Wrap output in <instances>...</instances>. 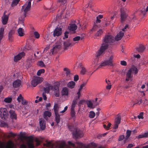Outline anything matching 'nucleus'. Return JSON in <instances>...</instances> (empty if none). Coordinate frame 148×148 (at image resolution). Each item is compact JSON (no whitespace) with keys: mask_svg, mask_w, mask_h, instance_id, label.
<instances>
[{"mask_svg":"<svg viewBox=\"0 0 148 148\" xmlns=\"http://www.w3.org/2000/svg\"><path fill=\"white\" fill-rule=\"evenodd\" d=\"M114 41V37L111 35H106L102 40V43L97 53L96 56H100L110 45H111Z\"/></svg>","mask_w":148,"mask_h":148,"instance_id":"f257e3e1","label":"nucleus"},{"mask_svg":"<svg viewBox=\"0 0 148 148\" xmlns=\"http://www.w3.org/2000/svg\"><path fill=\"white\" fill-rule=\"evenodd\" d=\"M31 0H28L25 4L22 6L21 10L24 12L23 18L26 16V14L28 11H29L31 7Z\"/></svg>","mask_w":148,"mask_h":148,"instance_id":"f03ea898","label":"nucleus"},{"mask_svg":"<svg viewBox=\"0 0 148 148\" xmlns=\"http://www.w3.org/2000/svg\"><path fill=\"white\" fill-rule=\"evenodd\" d=\"M114 58V56L111 55L110 56L109 59L104 61L100 65V66H113V60Z\"/></svg>","mask_w":148,"mask_h":148,"instance_id":"7ed1b4c3","label":"nucleus"},{"mask_svg":"<svg viewBox=\"0 0 148 148\" xmlns=\"http://www.w3.org/2000/svg\"><path fill=\"white\" fill-rule=\"evenodd\" d=\"M8 112L6 108H0V117L3 120H6L8 117Z\"/></svg>","mask_w":148,"mask_h":148,"instance_id":"20e7f679","label":"nucleus"},{"mask_svg":"<svg viewBox=\"0 0 148 148\" xmlns=\"http://www.w3.org/2000/svg\"><path fill=\"white\" fill-rule=\"evenodd\" d=\"M73 137L75 138H78L82 137L84 136L83 132L79 129L76 128L75 131L73 132Z\"/></svg>","mask_w":148,"mask_h":148,"instance_id":"39448f33","label":"nucleus"},{"mask_svg":"<svg viewBox=\"0 0 148 148\" xmlns=\"http://www.w3.org/2000/svg\"><path fill=\"white\" fill-rule=\"evenodd\" d=\"M43 80L42 78L38 77H35L31 82V84L33 87H35L38 84L41 83Z\"/></svg>","mask_w":148,"mask_h":148,"instance_id":"423d86ee","label":"nucleus"},{"mask_svg":"<svg viewBox=\"0 0 148 148\" xmlns=\"http://www.w3.org/2000/svg\"><path fill=\"white\" fill-rule=\"evenodd\" d=\"M14 146V144L11 141H8L6 145L0 141V148H13Z\"/></svg>","mask_w":148,"mask_h":148,"instance_id":"0eeeda50","label":"nucleus"},{"mask_svg":"<svg viewBox=\"0 0 148 148\" xmlns=\"http://www.w3.org/2000/svg\"><path fill=\"white\" fill-rule=\"evenodd\" d=\"M27 145L29 148H34V146L33 144V137L30 136L27 137Z\"/></svg>","mask_w":148,"mask_h":148,"instance_id":"6e6552de","label":"nucleus"},{"mask_svg":"<svg viewBox=\"0 0 148 148\" xmlns=\"http://www.w3.org/2000/svg\"><path fill=\"white\" fill-rule=\"evenodd\" d=\"M62 33V29L60 27H57L56 28L53 33V36H58L60 35Z\"/></svg>","mask_w":148,"mask_h":148,"instance_id":"1a4fd4ad","label":"nucleus"},{"mask_svg":"<svg viewBox=\"0 0 148 148\" xmlns=\"http://www.w3.org/2000/svg\"><path fill=\"white\" fill-rule=\"evenodd\" d=\"M46 121L45 120L42 119H39V124L40 126V129L42 130H43L46 128Z\"/></svg>","mask_w":148,"mask_h":148,"instance_id":"9d476101","label":"nucleus"},{"mask_svg":"<svg viewBox=\"0 0 148 148\" xmlns=\"http://www.w3.org/2000/svg\"><path fill=\"white\" fill-rule=\"evenodd\" d=\"M2 24L6 25L8 21V16L5 14V13L4 12L3 16L2 17Z\"/></svg>","mask_w":148,"mask_h":148,"instance_id":"9b49d317","label":"nucleus"},{"mask_svg":"<svg viewBox=\"0 0 148 148\" xmlns=\"http://www.w3.org/2000/svg\"><path fill=\"white\" fill-rule=\"evenodd\" d=\"M46 86H47V87H44L43 90L45 91V93H48L49 92L50 89L51 90H53V86L49 84H46Z\"/></svg>","mask_w":148,"mask_h":148,"instance_id":"f8f14e48","label":"nucleus"},{"mask_svg":"<svg viewBox=\"0 0 148 148\" xmlns=\"http://www.w3.org/2000/svg\"><path fill=\"white\" fill-rule=\"evenodd\" d=\"M25 53L24 52H22L14 56V60L15 62H17L20 60L21 58L24 56Z\"/></svg>","mask_w":148,"mask_h":148,"instance_id":"ddd939ff","label":"nucleus"},{"mask_svg":"<svg viewBox=\"0 0 148 148\" xmlns=\"http://www.w3.org/2000/svg\"><path fill=\"white\" fill-rule=\"evenodd\" d=\"M130 71V70H129L126 74L125 80L127 81H132V80L133 76L132 75V73Z\"/></svg>","mask_w":148,"mask_h":148,"instance_id":"4468645a","label":"nucleus"},{"mask_svg":"<svg viewBox=\"0 0 148 148\" xmlns=\"http://www.w3.org/2000/svg\"><path fill=\"white\" fill-rule=\"evenodd\" d=\"M121 21L123 23L124 21H125L126 18L127 17V15L124 10H121Z\"/></svg>","mask_w":148,"mask_h":148,"instance_id":"2eb2a0df","label":"nucleus"},{"mask_svg":"<svg viewBox=\"0 0 148 148\" xmlns=\"http://www.w3.org/2000/svg\"><path fill=\"white\" fill-rule=\"evenodd\" d=\"M10 117L12 119H17V115L15 111L13 110H10L9 111Z\"/></svg>","mask_w":148,"mask_h":148,"instance_id":"dca6fc26","label":"nucleus"},{"mask_svg":"<svg viewBox=\"0 0 148 148\" xmlns=\"http://www.w3.org/2000/svg\"><path fill=\"white\" fill-rule=\"evenodd\" d=\"M73 44L70 40H67L64 42V50H66L68 49V48L70 46H73Z\"/></svg>","mask_w":148,"mask_h":148,"instance_id":"f3484780","label":"nucleus"},{"mask_svg":"<svg viewBox=\"0 0 148 148\" xmlns=\"http://www.w3.org/2000/svg\"><path fill=\"white\" fill-rule=\"evenodd\" d=\"M124 34V32L122 31H120L117 34L115 37V39L116 41L120 40L122 38Z\"/></svg>","mask_w":148,"mask_h":148,"instance_id":"a211bd4d","label":"nucleus"},{"mask_svg":"<svg viewBox=\"0 0 148 148\" xmlns=\"http://www.w3.org/2000/svg\"><path fill=\"white\" fill-rule=\"evenodd\" d=\"M60 108V106L57 103H55L53 109L55 114H59V111Z\"/></svg>","mask_w":148,"mask_h":148,"instance_id":"6ab92c4d","label":"nucleus"},{"mask_svg":"<svg viewBox=\"0 0 148 148\" xmlns=\"http://www.w3.org/2000/svg\"><path fill=\"white\" fill-rule=\"evenodd\" d=\"M21 83V81L19 79H17L14 82L13 86L15 88L18 87L20 86Z\"/></svg>","mask_w":148,"mask_h":148,"instance_id":"aec40b11","label":"nucleus"},{"mask_svg":"<svg viewBox=\"0 0 148 148\" xmlns=\"http://www.w3.org/2000/svg\"><path fill=\"white\" fill-rule=\"evenodd\" d=\"M145 49V48L144 46L142 45H140L138 47L136 48V50L138 52L141 53L143 52Z\"/></svg>","mask_w":148,"mask_h":148,"instance_id":"412c9836","label":"nucleus"},{"mask_svg":"<svg viewBox=\"0 0 148 148\" xmlns=\"http://www.w3.org/2000/svg\"><path fill=\"white\" fill-rule=\"evenodd\" d=\"M129 70H130V71L132 73H134L135 74H137L138 72V70L137 69V68L134 66H132V67Z\"/></svg>","mask_w":148,"mask_h":148,"instance_id":"4be33fe9","label":"nucleus"},{"mask_svg":"<svg viewBox=\"0 0 148 148\" xmlns=\"http://www.w3.org/2000/svg\"><path fill=\"white\" fill-rule=\"evenodd\" d=\"M55 121L57 125H58L60 122V121L61 118L60 116V115L59 114H55Z\"/></svg>","mask_w":148,"mask_h":148,"instance_id":"5701e85b","label":"nucleus"},{"mask_svg":"<svg viewBox=\"0 0 148 148\" xmlns=\"http://www.w3.org/2000/svg\"><path fill=\"white\" fill-rule=\"evenodd\" d=\"M101 22V20L99 18H97L96 23H94V25H93L92 28L91 30V31H92L93 30H95L96 28L97 27H98V25H97V24L98 23H99Z\"/></svg>","mask_w":148,"mask_h":148,"instance_id":"b1692460","label":"nucleus"},{"mask_svg":"<svg viewBox=\"0 0 148 148\" xmlns=\"http://www.w3.org/2000/svg\"><path fill=\"white\" fill-rule=\"evenodd\" d=\"M46 143L43 144L44 146H46L47 147H53V145L51 141H48L47 140L46 141Z\"/></svg>","mask_w":148,"mask_h":148,"instance_id":"393cba45","label":"nucleus"},{"mask_svg":"<svg viewBox=\"0 0 148 148\" xmlns=\"http://www.w3.org/2000/svg\"><path fill=\"white\" fill-rule=\"evenodd\" d=\"M77 26L75 24H72L70 25L68 29L70 31H74L77 29Z\"/></svg>","mask_w":148,"mask_h":148,"instance_id":"a878e982","label":"nucleus"},{"mask_svg":"<svg viewBox=\"0 0 148 148\" xmlns=\"http://www.w3.org/2000/svg\"><path fill=\"white\" fill-rule=\"evenodd\" d=\"M86 104L88 107L90 108H94L96 106V105H93V103L90 101H88Z\"/></svg>","mask_w":148,"mask_h":148,"instance_id":"bb28decb","label":"nucleus"},{"mask_svg":"<svg viewBox=\"0 0 148 148\" xmlns=\"http://www.w3.org/2000/svg\"><path fill=\"white\" fill-rule=\"evenodd\" d=\"M75 83L73 81L69 82L67 84V86L70 88H73L74 87Z\"/></svg>","mask_w":148,"mask_h":148,"instance_id":"cd10ccee","label":"nucleus"},{"mask_svg":"<svg viewBox=\"0 0 148 148\" xmlns=\"http://www.w3.org/2000/svg\"><path fill=\"white\" fill-rule=\"evenodd\" d=\"M77 101L76 99H74L72 102L71 106V109H75L76 105L77 104Z\"/></svg>","mask_w":148,"mask_h":148,"instance_id":"c85d7f7f","label":"nucleus"},{"mask_svg":"<svg viewBox=\"0 0 148 148\" xmlns=\"http://www.w3.org/2000/svg\"><path fill=\"white\" fill-rule=\"evenodd\" d=\"M4 29L3 27H1L0 29V43L1 41V40L3 38L4 32Z\"/></svg>","mask_w":148,"mask_h":148,"instance_id":"c756f323","label":"nucleus"},{"mask_svg":"<svg viewBox=\"0 0 148 148\" xmlns=\"http://www.w3.org/2000/svg\"><path fill=\"white\" fill-rule=\"evenodd\" d=\"M17 31L19 36H23L24 34L23 32V30L22 28H19L18 29Z\"/></svg>","mask_w":148,"mask_h":148,"instance_id":"7c9ffc66","label":"nucleus"},{"mask_svg":"<svg viewBox=\"0 0 148 148\" xmlns=\"http://www.w3.org/2000/svg\"><path fill=\"white\" fill-rule=\"evenodd\" d=\"M51 116V113L49 111H45L44 113L43 116L45 118L47 116L49 117Z\"/></svg>","mask_w":148,"mask_h":148,"instance_id":"2f4dec72","label":"nucleus"},{"mask_svg":"<svg viewBox=\"0 0 148 148\" xmlns=\"http://www.w3.org/2000/svg\"><path fill=\"white\" fill-rule=\"evenodd\" d=\"M62 94L63 95H68V91L67 88H63Z\"/></svg>","mask_w":148,"mask_h":148,"instance_id":"473e14b6","label":"nucleus"},{"mask_svg":"<svg viewBox=\"0 0 148 148\" xmlns=\"http://www.w3.org/2000/svg\"><path fill=\"white\" fill-rule=\"evenodd\" d=\"M64 71L66 72L65 73L66 74L67 76L70 77L71 73L70 70L67 68H65L64 69Z\"/></svg>","mask_w":148,"mask_h":148,"instance_id":"72a5a7b5","label":"nucleus"},{"mask_svg":"<svg viewBox=\"0 0 148 148\" xmlns=\"http://www.w3.org/2000/svg\"><path fill=\"white\" fill-rule=\"evenodd\" d=\"M148 136V132L145 133L144 134L139 135L138 137L139 138H143L147 137Z\"/></svg>","mask_w":148,"mask_h":148,"instance_id":"f704fd0d","label":"nucleus"},{"mask_svg":"<svg viewBox=\"0 0 148 148\" xmlns=\"http://www.w3.org/2000/svg\"><path fill=\"white\" fill-rule=\"evenodd\" d=\"M20 0H13L12 1V3L11 4V6L12 7H13L14 6L16 5Z\"/></svg>","mask_w":148,"mask_h":148,"instance_id":"c9c22d12","label":"nucleus"},{"mask_svg":"<svg viewBox=\"0 0 148 148\" xmlns=\"http://www.w3.org/2000/svg\"><path fill=\"white\" fill-rule=\"evenodd\" d=\"M16 136V134H14L12 132H10L8 133V134L7 135V137L8 138H10L11 137H13Z\"/></svg>","mask_w":148,"mask_h":148,"instance_id":"e433bc0d","label":"nucleus"},{"mask_svg":"<svg viewBox=\"0 0 148 148\" xmlns=\"http://www.w3.org/2000/svg\"><path fill=\"white\" fill-rule=\"evenodd\" d=\"M121 117L120 116H118L115 120V123L119 125L121 122Z\"/></svg>","mask_w":148,"mask_h":148,"instance_id":"4c0bfd02","label":"nucleus"},{"mask_svg":"<svg viewBox=\"0 0 148 148\" xmlns=\"http://www.w3.org/2000/svg\"><path fill=\"white\" fill-rule=\"evenodd\" d=\"M66 145V144L65 142L64 141L62 142L59 144L58 148H65L64 147Z\"/></svg>","mask_w":148,"mask_h":148,"instance_id":"58836bf2","label":"nucleus"},{"mask_svg":"<svg viewBox=\"0 0 148 148\" xmlns=\"http://www.w3.org/2000/svg\"><path fill=\"white\" fill-rule=\"evenodd\" d=\"M12 101V98L11 97H8L4 99V101L7 103H10Z\"/></svg>","mask_w":148,"mask_h":148,"instance_id":"ea45409f","label":"nucleus"},{"mask_svg":"<svg viewBox=\"0 0 148 148\" xmlns=\"http://www.w3.org/2000/svg\"><path fill=\"white\" fill-rule=\"evenodd\" d=\"M95 113L93 111H90V112L89 116L90 118H93L95 116Z\"/></svg>","mask_w":148,"mask_h":148,"instance_id":"a19ab883","label":"nucleus"},{"mask_svg":"<svg viewBox=\"0 0 148 148\" xmlns=\"http://www.w3.org/2000/svg\"><path fill=\"white\" fill-rule=\"evenodd\" d=\"M71 115L72 118H75V109H71Z\"/></svg>","mask_w":148,"mask_h":148,"instance_id":"79ce46f5","label":"nucleus"},{"mask_svg":"<svg viewBox=\"0 0 148 148\" xmlns=\"http://www.w3.org/2000/svg\"><path fill=\"white\" fill-rule=\"evenodd\" d=\"M102 33V30L101 29H99L96 34L95 36H100L101 35Z\"/></svg>","mask_w":148,"mask_h":148,"instance_id":"37998d69","label":"nucleus"},{"mask_svg":"<svg viewBox=\"0 0 148 148\" xmlns=\"http://www.w3.org/2000/svg\"><path fill=\"white\" fill-rule=\"evenodd\" d=\"M45 72V70L43 69L39 70L37 72V74L38 76H40L41 74Z\"/></svg>","mask_w":148,"mask_h":148,"instance_id":"c03bdc74","label":"nucleus"},{"mask_svg":"<svg viewBox=\"0 0 148 148\" xmlns=\"http://www.w3.org/2000/svg\"><path fill=\"white\" fill-rule=\"evenodd\" d=\"M131 131L129 130H127L126 132V138L127 139L129 138L131 135Z\"/></svg>","mask_w":148,"mask_h":148,"instance_id":"a18cd8bd","label":"nucleus"},{"mask_svg":"<svg viewBox=\"0 0 148 148\" xmlns=\"http://www.w3.org/2000/svg\"><path fill=\"white\" fill-rule=\"evenodd\" d=\"M111 125V124L110 123H108L107 125H103V127L105 129L107 130H108L109 129V128L110 127Z\"/></svg>","mask_w":148,"mask_h":148,"instance_id":"49530a36","label":"nucleus"},{"mask_svg":"<svg viewBox=\"0 0 148 148\" xmlns=\"http://www.w3.org/2000/svg\"><path fill=\"white\" fill-rule=\"evenodd\" d=\"M23 99V98L22 97V95L20 94L17 98V100L18 102H20Z\"/></svg>","mask_w":148,"mask_h":148,"instance_id":"de8ad7c7","label":"nucleus"},{"mask_svg":"<svg viewBox=\"0 0 148 148\" xmlns=\"http://www.w3.org/2000/svg\"><path fill=\"white\" fill-rule=\"evenodd\" d=\"M66 1L65 0H58L57 1L58 3H61L63 5H64L66 3Z\"/></svg>","mask_w":148,"mask_h":148,"instance_id":"09e8293b","label":"nucleus"},{"mask_svg":"<svg viewBox=\"0 0 148 148\" xmlns=\"http://www.w3.org/2000/svg\"><path fill=\"white\" fill-rule=\"evenodd\" d=\"M8 38L10 41H12L13 40L12 33L11 31H10L9 33Z\"/></svg>","mask_w":148,"mask_h":148,"instance_id":"8fccbe9b","label":"nucleus"},{"mask_svg":"<svg viewBox=\"0 0 148 148\" xmlns=\"http://www.w3.org/2000/svg\"><path fill=\"white\" fill-rule=\"evenodd\" d=\"M34 35L36 38H38L40 37V35L37 32H35L34 33Z\"/></svg>","mask_w":148,"mask_h":148,"instance_id":"3c124183","label":"nucleus"},{"mask_svg":"<svg viewBox=\"0 0 148 148\" xmlns=\"http://www.w3.org/2000/svg\"><path fill=\"white\" fill-rule=\"evenodd\" d=\"M143 112H141L139 115H138L137 117L139 119H143L144 118V117L143 116Z\"/></svg>","mask_w":148,"mask_h":148,"instance_id":"603ef678","label":"nucleus"},{"mask_svg":"<svg viewBox=\"0 0 148 148\" xmlns=\"http://www.w3.org/2000/svg\"><path fill=\"white\" fill-rule=\"evenodd\" d=\"M81 90H78V91L77 93V94L78 95L77 97H75L74 98V99H77V101H78V99H79L81 96V93L80 91Z\"/></svg>","mask_w":148,"mask_h":148,"instance_id":"864d4df0","label":"nucleus"},{"mask_svg":"<svg viewBox=\"0 0 148 148\" xmlns=\"http://www.w3.org/2000/svg\"><path fill=\"white\" fill-rule=\"evenodd\" d=\"M86 71V69L84 67H82V69L81 71V73L82 75L85 74Z\"/></svg>","mask_w":148,"mask_h":148,"instance_id":"5fc2aeb1","label":"nucleus"},{"mask_svg":"<svg viewBox=\"0 0 148 148\" xmlns=\"http://www.w3.org/2000/svg\"><path fill=\"white\" fill-rule=\"evenodd\" d=\"M86 84V82H84L82 84L80 85L79 89L80 90H81L83 87H84Z\"/></svg>","mask_w":148,"mask_h":148,"instance_id":"6e6d98bb","label":"nucleus"},{"mask_svg":"<svg viewBox=\"0 0 148 148\" xmlns=\"http://www.w3.org/2000/svg\"><path fill=\"white\" fill-rule=\"evenodd\" d=\"M38 65L42 67H45V65L44 64V62L42 61H40L38 62Z\"/></svg>","mask_w":148,"mask_h":148,"instance_id":"4d7b16f0","label":"nucleus"},{"mask_svg":"<svg viewBox=\"0 0 148 148\" xmlns=\"http://www.w3.org/2000/svg\"><path fill=\"white\" fill-rule=\"evenodd\" d=\"M85 100H80L78 103V105L79 107H80L81 106V104L85 102Z\"/></svg>","mask_w":148,"mask_h":148,"instance_id":"13d9d810","label":"nucleus"},{"mask_svg":"<svg viewBox=\"0 0 148 148\" xmlns=\"http://www.w3.org/2000/svg\"><path fill=\"white\" fill-rule=\"evenodd\" d=\"M80 38H81L80 36H77V37H75L74 38H73V41H78L80 39Z\"/></svg>","mask_w":148,"mask_h":148,"instance_id":"bf43d9fd","label":"nucleus"},{"mask_svg":"<svg viewBox=\"0 0 148 148\" xmlns=\"http://www.w3.org/2000/svg\"><path fill=\"white\" fill-rule=\"evenodd\" d=\"M21 101L23 105H27V102L25 99H23Z\"/></svg>","mask_w":148,"mask_h":148,"instance_id":"052dcab7","label":"nucleus"},{"mask_svg":"<svg viewBox=\"0 0 148 148\" xmlns=\"http://www.w3.org/2000/svg\"><path fill=\"white\" fill-rule=\"evenodd\" d=\"M35 141L36 143V145L37 146H38L40 145L41 141L39 140L36 139L35 140Z\"/></svg>","mask_w":148,"mask_h":148,"instance_id":"680f3d73","label":"nucleus"},{"mask_svg":"<svg viewBox=\"0 0 148 148\" xmlns=\"http://www.w3.org/2000/svg\"><path fill=\"white\" fill-rule=\"evenodd\" d=\"M121 64L123 66H125L127 65V62L125 61H121Z\"/></svg>","mask_w":148,"mask_h":148,"instance_id":"e2e57ef3","label":"nucleus"},{"mask_svg":"<svg viewBox=\"0 0 148 148\" xmlns=\"http://www.w3.org/2000/svg\"><path fill=\"white\" fill-rule=\"evenodd\" d=\"M79 79V76L77 75H75L74 77V80L75 81H77Z\"/></svg>","mask_w":148,"mask_h":148,"instance_id":"0e129e2a","label":"nucleus"},{"mask_svg":"<svg viewBox=\"0 0 148 148\" xmlns=\"http://www.w3.org/2000/svg\"><path fill=\"white\" fill-rule=\"evenodd\" d=\"M59 46V45H56L53 48V49H51V50H52V53H53L54 52V51H55V49H56L58 48Z\"/></svg>","mask_w":148,"mask_h":148,"instance_id":"69168bd1","label":"nucleus"},{"mask_svg":"<svg viewBox=\"0 0 148 148\" xmlns=\"http://www.w3.org/2000/svg\"><path fill=\"white\" fill-rule=\"evenodd\" d=\"M54 89L56 91H59V87L58 86H56L53 87V89Z\"/></svg>","mask_w":148,"mask_h":148,"instance_id":"338daca9","label":"nucleus"},{"mask_svg":"<svg viewBox=\"0 0 148 148\" xmlns=\"http://www.w3.org/2000/svg\"><path fill=\"white\" fill-rule=\"evenodd\" d=\"M20 148H27V146L24 144H22L20 146Z\"/></svg>","mask_w":148,"mask_h":148,"instance_id":"774afa93","label":"nucleus"}]
</instances>
